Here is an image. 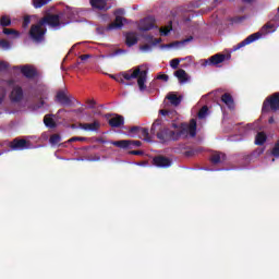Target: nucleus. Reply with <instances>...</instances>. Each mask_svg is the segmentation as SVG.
Masks as SVG:
<instances>
[{"mask_svg": "<svg viewBox=\"0 0 279 279\" xmlns=\"http://www.w3.org/2000/svg\"><path fill=\"white\" fill-rule=\"evenodd\" d=\"M150 134L157 136L160 143H169L170 141H180V138H189V134L192 138L197 136V122L195 119L190 121V124H182L179 131H172L169 128L162 125V119H157L150 128Z\"/></svg>", "mask_w": 279, "mask_h": 279, "instance_id": "obj_1", "label": "nucleus"}, {"mask_svg": "<svg viewBox=\"0 0 279 279\" xmlns=\"http://www.w3.org/2000/svg\"><path fill=\"white\" fill-rule=\"evenodd\" d=\"M276 25H274L271 22L266 23L260 32L254 33L246 37L244 40L239 43L238 45L233 46V51H239V49H243V47H246V45H252V43H256L263 34H271V32H275Z\"/></svg>", "mask_w": 279, "mask_h": 279, "instance_id": "obj_2", "label": "nucleus"}, {"mask_svg": "<svg viewBox=\"0 0 279 279\" xmlns=\"http://www.w3.org/2000/svg\"><path fill=\"white\" fill-rule=\"evenodd\" d=\"M279 110V92L274 93L268 96L262 107L263 114H267L268 112H278Z\"/></svg>", "mask_w": 279, "mask_h": 279, "instance_id": "obj_3", "label": "nucleus"}, {"mask_svg": "<svg viewBox=\"0 0 279 279\" xmlns=\"http://www.w3.org/2000/svg\"><path fill=\"white\" fill-rule=\"evenodd\" d=\"M44 24H40V21L37 24L31 26L29 38L33 43H45V34H47V28H43Z\"/></svg>", "mask_w": 279, "mask_h": 279, "instance_id": "obj_4", "label": "nucleus"}, {"mask_svg": "<svg viewBox=\"0 0 279 279\" xmlns=\"http://www.w3.org/2000/svg\"><path fill=\"white\" fill-rule=\"evenodd\" d=\"M111 145L119 147L120 149H134V147H141L143 142L138 140H121L111 142Z\"/></svg>", "mask_w": 279, "mask_h": 279, "instance_id": "obj_5", "label": "nucleus"}, {"mask_svg": "<svg viewBox=\"0 0 279 279\" xmlns=\"http://www.w3.org/2000/svg\"><path fill=\"white\" fill-rule=\"evenodd\" d=\"M32 143L29 141L16 137L10 142L9 147L13 151H23L24 149H29Z\"/></svg>", "mask_w": 279, "mask_h": 279, "instance_id": "obj_6", "label": "nucleus"}, {"mask_svg": "<svg viewBox=\"0 0 279 279\" xmlns=\"http://www.w3.org/2000/svg\"><path fill=\"white\" fill-rule=\"evenodd\" d=\"M54 101L60 104V106H72L73 104V100L71 99V96H69L66 89H60L57 92Z\"/></svg>", "mask_w": 279, "mask_h": 279, "instance_id": "obj_7", "label": "nucleus"}, {"mask_svg": "<svg viewBox=\"0 0 279 279\" xmlns=\"http://www.w3.org/2000/svg\"><path fill=\"white\" fill-rule=\"evenodd\" d=\"M40 25H49L50 27H60V15L49 14L39 20Z\"/></svg>", "mask_w": 279, "mask_h": 279, "instance_id": "obj_8", "label": "nucleus"}, {"mask_svg": "<svg viewBox=\"0 0 279 279\" xmlns=\"http://www.w3.org/2000/svg\"><path fill=\"white\" fill-rule=\"evenodd\" d=\"M222 62H226V54L216 53L209 59H205L203 66H217V64H221Z\"/></svg>", "mask_w": 279, "mask_h": 279, "instance_id": "obj_9", "label": "nucleus"}, {"mask_svg": "<svg viewBox=\"0 0 279 279\" xmlns=\"http://www.w3.org/2000/svg\"><path fill=\"white\" fill-rule=\"evenodd\" d=\"M172 163L173 161L170 158L165 156H156L153 158V165L161 169H169V167H171Z\"/></svg>", "mask_w": 279, "mask_h": 279, "instance_id": "obj_10", "label": "nucleus"}, {"mask_svg": "<svg viewBox=\"0 0 279 279\" xmlns=\"http://www.w3.org/2000/svg\"><path fill=\"white\" fill-rule=\"evenodd\" d=\"M22 75L26 77L27 80H34V77H38V70L32 65H23L20 68Z\"/></svg>", "mask_w": 279, "mask_h": 279, "instance_id": "obj_11", "label": "nucleus"}, {"mask_svg": "<svg viewBox=\"0 0 279 279\" xmlns=\"http://www.w3.org/2000/svg\"><path fill=\"white\" fill-rule=\"evenodd\" d=\"M23 87L21 86H14L11 94H10V99L12 104H21L23 101Z\"/></svg>", "mask_w": 279, "mask_h": 279, "instance_id": "obj_12", "label": "nucleus"}, {"mask_svg": "<svg viewBox=\"0 0 279 279\" xmlns=\"http://www.w3.org/2000/svg\"><path fill=\"white\" fill-rule=\"evenodd\" d=\"M89 4L94 10H100L101 12H108L110 10L108 0H89Z\"/></svg>", "mask_w": 279, "mask_h": 279, "instance_id": "obj_13", "label": "nucleus"}, {"mask_svg": "<svg viewBox=\"0 0 279 279\" xmlns=\"http://www.w3.org/2000/svg\"><path fill=\"white\" fill-rule=\"evenodd\" d=\"M78 128H81V130H85V132H99L101 123L95 120L93 123H80Z\"/></svg>", "mask_w": 279, "mask_h": 279, "instance_id": "obj_14", "label": "nucleus"}, {"mask_svg": "<svg viewBox=\"0 0 279 279\" xmlns=\"http://www.w3.org/2000/svg\"><path fill=\"white\" fill-rule=\"evenodd\" d=\"M155 24L153 17H146L141 22L140 31L141 32H149L150 29H154Z\"/></svg>", "mask_w": 279, "mask_h": 279, "instance_id": "obj_15", "label": "nucleus"}, {"mask_svg": "<svg viewBox=\"0 0 279 279\" xmlns=\"http://www.w3.org/2000/svg\"><path fill=\"white\" fill-rule=\"evenodd\" d=\"M209 160L211 165H221V162H226V154L215 151L211 154Z\"/></svg>", "mask_w": 279, "mask_h": 279, "instance_id": "obj_16", "label": "nucleus"}, {"mask_svg": "<svg viewBox=\"0 0 279 279\" xmlns=\"http://www.w3.org/2000/svg\"><path fill=\"white\" fill-rule=\"evenodd\" d=\"M140 73H141V68H135L134 71L129 70L126 72H121V75L123 80H126L128 82H130V80H136Z\"/></svg>", "mask_w": 279, "mask_h": 279, "instance_id": "obj_17", "label": "nucleus"}, {"mask_svg": "<svg viewBox=\"0 0 279 279\" xmlns=\"http://www.w3.org/2000/svg\"><path fill=\"white\" fill-rule=\"evenodd\" d=\"M110 128H121L125 123L123 116L116 114L113 118H110L108 121Z\"/></svg>", "mask_w": 279, "mask_h": 279, "instance_id": "obj_18", "label": "nucleus"}, {"mask_svg": "<svg viewBox=\"0 0 279 279\" xmlns=\"http://www.w3.org/2000/svg\"><path fill=\"white\" fill-rule=\"evenodd\" d=\"M145 82H147V70H140L137 76V85L140 87V90H145V88H147V86H145Z\"/></svg>", "mask_w": 279, "mask_h": 279, "instance_id": "obj_19", "label": "nucleus"}, {"mask_svg": "<svg viewBox=\"0 0 279 279\" xmlns=\"http://www.w3.org/2000/svg\"><path fill=\"white\" fill-rule=\"evenodd\" d=\"M166 99L170 101L171 106L178 107L182 104V96H178V94L171 92L166 96Z\"/></svg>", "mask_w": 279, "mask_h": 279, "instance_id": "obj_20", "label": "nucleus"}, {"mask_svg": "<svg viewBox=\"0 0 279 279\" xmlns=\"http://www.w3.org/2000/svg\"><path fill=\"white\" fill-rule=\"evenodd\" d=\"M221 101L230 109L234 110V98L232 97L231 94L225 93L221 96Z\"/></svg>", "mask_w": 279, "mask_h": 279, "instance_id": "obj_21", "label": "nucleus"}, {"mask_svg": "<svg viewBox=\"0 0 279 279\" xmlns=\"http://www.w3.org/2000/svg\"><path fill=\"white\" fill-rule=\"evenodd\" d=\"M123 27V19L118 15L113 23L109 24L107 29L110 32L112 29H121Z\"/></svg>", "mask_w": 279, "mask_h": 279, "instance_id": "obj_22", "label": "nucleus"}, {"mask_svg": "<svg viewBox=\"0 0 279 279\" xmlns=\"http://www.w3.org/2000/svg\"><path fill=\"white\" fill-rule=\"evenodd\" d=\"M137 138H142L143 141H146V143L151 142V137H149V129L140 126Z\"/></svg>", "mask_w": 279, "mask_h": 279, "instance_id": "obj_23", "label": "nucleus"}, {"mask_svg": "<svg viewBox=\"0 0 279 279\" xmlns=\"http://www.w3.org/2000/svg\"><path fill=\"white\" fill-rule=\"evenodd\" d=\"M125 39V43L129 47H134V45L138 43V37H136V33H128Z\"/></svg>", "mask_w": 279, "mask_h": 279, "instance_id": "obj_24", "label": "nucleus"}, {"mask_svg": "<svg viewBox=\"0 0 279 279\" xmlns=\"http://www.w3.org/2000/svg\"><path fill=\"white\" fill-rule=\"evenodd\" d=\"M174 75L178 77L179 82H181V84H184V82L189 81V77L186 75V71L179 69L174 72Z\"/></svg>", "mask_w": 279, "mask_h": 279, "instance_id": "obj_25", "label": "nucleus"}, {"mask_svg": "<svg viewBox=\"0 0 279 279\" xmlns=\"http://www.w3.org/2000/svg\"><path fill=\"white\" fill-rule=\"evenodd\" d=\"M267 142V135L263 132L257 133L255 137V145H265Z\"/></svg>", "mask_w": 279, "mask_h": 279, "instance_id": "obj_26", "label": "nucleus"}, {"mask_svg": "<svg viewBox=\"0 0 279 279\" xmlns=\"http://www.w3.org/2000/svg\"><path fill=\"white\" fill-rule=\"evenodd\" d=\"M32 3H33V8L38 10L40 8H44V5L51 3V0H32Z\"/></svg>", "mask_w": 279, "mask_h": 279, "instance_id": "obj_27", "label": "nucleus"}, {"mask_svg": "<svg viewBox=\"0 0 279 279\" xmlns=\"http://www.w3.org/2000/svg\"><path fill=\"white\" fill-rule=\"evenodd\" d=\"M44 123L46 125V128H57V124H56V120H53V118H51V116L47 114L44 117Z\"/></svg>", "mask_w": 279, "mask_h": 279, "instance_id": "obj_28", "label": "nucleus"}, {"mask_svg": "<svg viewBox=\"0 0 279 279\" xmlns=\"http://www.w3.org/2000/svg\"><path fill=\"white\" fill-rule=\"evenodd\" d=\"M0 25L1 27H10V25H12V20L10 19V16L3 15L0 19Z\"/></svg>", "mask_w": 279, "mask_h": 279, "instance_id": "obj_29", "label": "nucleus"}, {"mask_svg": "<svg viewBox=\"0 0 279 279\" xmlns=\"http://www.w3.org/2000/svg\"><path fill=\"white\" fill-rule=\"evenodd\" d=\"M60 141H62V136H60V134H52L49 138L50 145H59Z\"/></svg>", "mask_w": 279, "mask_h": 279, "instance_id": "obj_30", "label": "nucleus"}, {"mask_svg": "<svg viewBox=\"0 0 279 279\" xmlns=\"http://www.w3.org/2000/svg\"><path fill=\"white\" fill-rule=\"evenodd\" d=\"M140 132H141V126H132L129 130V134L130 136H132V138H138Z\"/></svg>", "mask_w": 279, "mask_h": 279, "instance_id": "obj_31", "label": "nucleus"}, {"mask_svg": "<svg viewBox=\"0 0 279 279\" xmlns=\"http://www.w3.org/2000/svg\"><path fill=\"white\" fill-rule=\"evenodd\" d=\"M207 114H208V106H203L199 109L197 117L198 119H206Z\"/></svg>", "mask_w": 279, "mask_h": 279, "instance_id": "obj_32", "label": "nucleus"}, {"mask_svg": "<svg viewBox=\"0 0 279 279\" xmlns=\"http://www.w3.org/2000/svg\"><path fill=\"white\" fill-rule=\"evenodd\" d=\"M3 34L5 36H16L19 37V31L12 29V28H3Z\"/></svg>", "mask_w": 279, "mask_h": 279, "instance_id": "obj_33", "label": "nucleus"}, {"mask_svg": "<svg viewBox=\"0 0 279 279\" xmlns=\"http://www.w3.org/2000/svg\"><path fill=\"white\" fill-rule=\"evenodd\" d=\"M271 156H274L275 158H279V140L277 141V143H275V146L272 147Z\"/></svg>", "mask_w": 279, "mask_h": 279, "instance_id": "obj_34", "label": "nucleus"}, {"mask_svg": "<svg viewBox=\"0 0 279 279\" xmlns=\"http://www.w3.org/2000/svg\"><path fill=\"white\" fill-rule=\"evenodd\" d=\"M77 141L81 143H84V142L88 141V138L74 136V137H71L70 140H68V143H77Z\"/></svg>", "mask_w": 279, "mask_h": 279, "instance_id": "obj_35", "label": "nucleus"}, {"mask_svg": "<svg viewBox=\"0 0 279 279\" xmlns=\"http://www.w3.org/2000/svg\"><path fill=\"white\" fill-rule=\"evenodd\" d=\"M196 154H199V149H190V150H186L184 153V156H186V158H192V156H195Z\"/></svg>", "mask_w": 279, "mask_h": 279, "instance_id": "obj_36", "label": "nucleus"}, {"mask_svg": "<svg viewBox=\"0 0 279 279\" xmlns=\"http://www.w3.org/2000/svg\"><path fill=\"white\" fill-rule=\"evenodd\" d=\"M148 43H151V45L154 47H156V45H160V43H162V39L161 38H155L153 36H149L148 37Z\"/></svg>", "mask_w": 279, "mask_h": 279, "instance_id": "obj_37", "label": "nucleus"}, {"mask_svg": "<svg viewBox=\"0 0 279 279\" xmlns=\"http://www.w3.org/2000/svg\"><path fill=\"white\" fill-rule=\"evenodd\" d=\"M170 66L171 69H178V66H180V59H172L170 61Z\"/></svg>", "mask_w": 279, "mask_h": 279, "instance_id": "obj_38", "label": "nucleus"}, {"mask_svg": "<svg viewBox=\"0 0 279 279\" xmlns=\"http://www.w3.org/2000/svg\"><path fill=\"white\" fill-rule=\"evenodd\" d=\"M0 47L2 49H10V41L5 40V39H1L0 40Z\"/></svg>", "mask_w": 279, "mask_h": 279, "instance_id": "obj_39", "label": "nucleus"}, {"mask_svg": "<svg viewBox=\"0 0 279 279\" xmlns=\"http://www.w3.org/2000/svg\"><path fill=\"white\" fill-rule=\"evenodd\" d=\"M159 114H161L162 117H171V114H173V111L161 109L159 110Z\"/></svg>", "mask_w": 279, "mask_h": 279, "instance_id": "obj_40", "label": "nucleus"}, {"mask_svg": "<svg viewBox=\"0 0 279 279\" xmlns=\"http://www.w3.org/2000/svg\"><path fill=\"white\" fill-rule=\"evenodd\" d=\"M160 36H169V32H171V28L169 27H165V28H160Z\"/></svg>", "mask_w": 279, "mask_h": 279, "instance_id": "obj_41", "label": "nucleus"}, {"mask_svg": "<svg viewBox=\"0 0 279 279\" xmlns=\"http://www.w3.org/2000/svg\"><path fill=\"white\" fill-rule=\"evenodd\" d=\"M130 156H144V151L143 150H130L129 151Z\"/></svg>", "mask_w": 279, "mask_h": 279, "instance_id": "obj_42", "label": "nucleus"}, {"mask_svg": "<svg viewBox=\"0 0 279 279\" xmlns=\"http://www.w3.org/2000/svg\"><path fill=\"white\" fill-rule=\"evenodd\" d=\"M253 154L254 156H263L265 154V147L255 149Z\"/></svg>", "mask_w": 279, "mask_h": 279, "instance_id": "obj_43", "label": "nucleus"}, {"mask_svg": "<svg viewBox=\"0 0 279 279\" xmlns=\"http://www.w3.org/2000/svg\"><path fill=\"white\" fill-rule=\"evenodd\" d=\"M29 23H32V17L25 16L23 20V27H28Z\"/></svg>", "mask_w": 279, "mask_h": 279, "instance_id": "obj_44", "label": "nucleus"}, {"mask_svg": "<svg viewBox=\"0 0 279 279\" xmlns=\"http://www.w3.org/2000/svg\"><path fill=\"white\" fill-rule=\"evenodd\" d=\"M9 66L10 64H8V62L0 61V71H5V69H8Z\"/></svg>", "mask_w": 279, "mask_h": 279, "instance_id": "obj_45", "label": "nucleus"}, {"mask_svg": "<svg viewBox=\"0 0 279 279\" xmlns=\"http://www.w3.org/2000/svg\"><path fill=\"white\" fill-rule=\"evenodd\" d=\"M87 105H89V109L93 110L95 108V106H97V102L93 99H89L86 101Z\"/></svg>", "mask_w": 279, "mask_h": 279, "instance_id": "obj_46", "label": "nucleus"}, {"mask_svg": "<svg viewBox=\"0 0 279 279\" xmlns=\"http://www.w3.org/2000/svg\"><path fill=\"white\" fill-rule=\"evenodd\" d=\"M157 80H162L163 82H169V75H167V74L158 75Z\"/></svg>", "mask_w": 279, "mask_h": 279, "instance_id": "obj_47", "label": "nucleus"}, {"mask_svg": "<svg viewBox=\"0 0 279 279\" xmlns=\"http://www.w3.org/2000/svg\"><path fill=\"white\" fill-rule=\"evenodd\" d=\"M141 50L142 51H151V46H149V45H143V46H141Z\"/></svg>", "mask_w": 279, "mask_h": 279, "instance_id": "obj_48", "label": "nucleus"}, {"mask_svg": "<svg viewBox=\"0 0 279 279\" xmlns=\"http://www.w3.org/2000/svg\"><path fill=\"white\" fill-rule=\"evenodd\" d=\"M3 99H5V92L0 89V106L3 104Z\"/></svg>", "mask_w": 279, "mask_h": 279, "instance_id": "obj_49", "label": "nucleus"}, {"mask_svg": "<svg viewBox=\"0 0 279 279\" xmlns=\"http://www.w3.org/2000/svg\"><path fill=\"white\" fill-rule=\"evenodd\" d=\"M182 125H186V123H181L180 125H178L177 123H172V128L177 130V132H180V128H182Z\"/></svg>", "mask_w": 279, "mask_h": 279, "instance_id": "obj_50", "label": "nucleus"}, {"mask_svg": "<svg viewBox=\"0 0 279 279\" xmlns=\"http://www.w3.org/2000/svg\"><path fill=\"white\" fill-rule=\"evenodd\" d=\"M193 40V36H190L189 38L183 39L181 43V45H186V43H191Z\"/></svg>", "mask_w": 279, "mask_h": 279, "instance_id": "obj_51", "label": "nucleus"}, {"mask_svg": "<svg viewBox=\"0 0 279 279\" xmlns=\"http://www.w3.org/2000/svg\"><path fill=\"white\" fill-rule=\"evenodd\" d=\"M88 58H93V56H90V54H82L80 57V59L83 60V61L88 60Z\"/></svg>", "mask_w": 279, "mask_h": 279, "instance_id": "obj_52", "label": "nucleus"}, {"mask_svg": "<svg viewBox=\"0 0 279 279\" xmlns=\"http://www.w3.org/2000/svg\"><path fill=\"white\" fill-rule=\"evenodd\" d=\"M43 106H45V100L40 98L39 102L36 105V108H43Z\"/></svg>", "mask_w": 279, "mask_h": 279, "instance_id": "obj_53", "label": "nucleus"}, {"mask_svg": "<svg viewBox=\"0 0 279 279\" xmlns=\"http://www.w3.org/2000/svg\"><path fill=\"white\" fill-rule=\"evenodd\" d=\"M275 122H276V120L274 119V117H270V118L268 119V123L274 124Z\"/></svg>", "mask_w": 279, "mask_h": 279, "instance_id": "obj_54", "label": "nucleus"}, {"mask_svg": "<svg viewBox=\"0 0 279 279\" xmlns=\"http://www.w3.org/2000/svg\"><path fill=\"white\" fill-rule=\"evenodd\" d=\"M98 143H101L102 145H105L106 140H104V138H99V140H98Z\"/></svg>", "mask_w": 279, "mask_h": 279, "instance_id": "obj_55", "label": "nucleus"}, {"mask_svg": "<svg viewBox=\"0 0 279 279\" xmlns=\"http://www.w3.org/2000/svg\"><path fill=\"white\" fill-rule=\"evenodd\" d=\"M244 3H253L254 0H242Z\"/></svg>", "mask_w": 279, "mask_h": 279, "instance_id": "obj_56", "label": "nucleus"}, {"mask_svg": "<svg viewBox=\"0 0 279 279\" xmlns=\"http://www.w3.org/2000/svg\"><path fill=\"white\" fill-rule=\"evenodd\" d=\"M117 82H120V84H125V81L123 78L117 80Z\"/></svg>", "mask_w": 279, "mask_h": 279, "instance_id": "obj_57", "label": "nucleus"}, {"mask_svg": "<svg viewBox=\"0 0 279 279\" xmlns=\"http://www.w3.org/2000/svg\"><path fill=\"white\" fill-rule=\"evenodd\" d=\"M59 147H64V143L59 144Z\"/></svg>", "mask_w": 279, "mask_h": 279, "instance_id": "obj_58", "label": "nucleus"}, {"mask_svg": "<svg viewBox=\"0 0 279 279\" xmlns=\"http://www.w3.org/2000/svg\"><path fill=\"white\" fill-rule=\"evenodd\" d=\"M110 77H111L112 80H117V77H114V75H110Z\"/></svg>", "mask_w": 279, "mask_h": 279, "instance_id": "obj_59", "label": "nucleus"}, {"mask_svg": "<svg viewBox=\"0 0 279 279\" xmlns=\"http://www.w3.org/2000/svg\"><path fill=\"white\" fill-rule=\"evenodd\" d=\"M117 14H121V10H118V11H117Z\"/></svg>", "mask_w": 279, "mask_h": 279, "instance_id": "obj_60", "label": "nucleus"}]
</instances>
